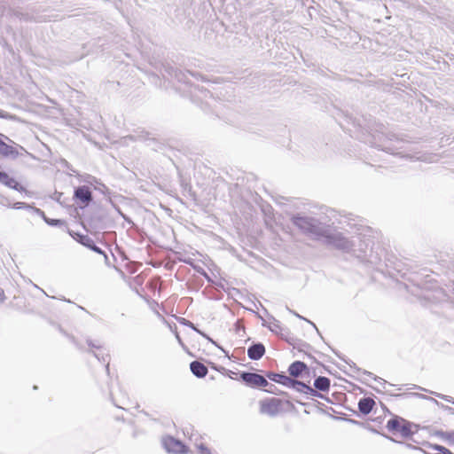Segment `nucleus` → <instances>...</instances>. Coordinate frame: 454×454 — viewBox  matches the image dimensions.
<instances>
[{
    "mask_svg": "<svg viewBox=\"0 0 454 454\" xmlns=\"http://www.w3.org/2000/svg\"><path fill=\"white\" fill-rule=\"evenodd\" d=\"M437 435H439L444 441L454 444V433L438 432Z\"/></svg>",
    "mask_w": 454,
    "mask_h": 454,
    "instance_id": "obj_17",
    "label": "nucleus"
},
{
    "mask_svg": "<svg viewBox=\"0 0 454 454\" xmlns=\"http://www.w3.org/2000/svg\"><path fill=\"white\" fill-rule=\"evenodd\" d=\"M386 428L393 435L402 438H409L417 431V427L413 423L397 415H391L387 421Z\"/></svg>",
    "mask_w": 454,
    "mask_h": 454,
    "instance_id": "obj_2",
    "label": "nucleus"
},
{
    "mask_svg": "<svg viewBox=\"0 0 454 454\" xmlns=\"http://www.w3.org/2000/svg\"><path fill=\"white\" fill-rule=\"evenodd\" d=\"M375 406V401L371 397H364L358 402V410L364 415L369 414Z\"/></svg>",
    "mask_w": 454,
    "mask_h": 454,
    "instance_id": "obj_9",
    "label": "nucleus"
},
{
    "mask_svg": "<svg viewBox=\"0 0 454 454\" xmlns=\"http://www.w3.org/2000/svg\"><path fill=\"white\" fill-rule=\"evenodd\" d=\"M268 378L274 382L289 387H294V384L296 383L294 380L290 377L279 373H270L268 374Z\"/></svg>",
    "mask_w": 454,
    "mask_h": 454,
    "instance_id": "obj_8",
    "label": "nucleus"
},
{
    "mask_svg": "<svg viewBox=\"0 0 454 454\" xmlns=\"http://www.w3.org/2000/svg\"><path fill=\"white\" fill-rule=\"evenodd\" d=\"M190 369L192 372L198 378H203L208 372L207 366L199 361L192 362L190 364Z\"/></svg>",
    "mask_w": 454,
    "mask_h": 454,
    "instance_id": "obj_11",
    "label": "nucleus"
},
{
    "mask_svg": "<svg viewBox=\"0 0 454 454\" xmlns=\"http://www.w3.org/2000/svg\"><path fill=\"white\" fill-rule=\"evenodd\" d=\"M288 372L293 377H300L304 372L309 373V368L306 364L301 361H295L290 364Z\"/></svg>",
    "mask_w": 454,
    "mask_h": 454,
    "instance_id": "obj_7",
    "label": "nucleus"
},
{
    "mask_svg": "<svg viewBox=\"0 0 454 454\" xmlns=\"http://www.w3.org/2000/svg\"><path fill=\"white\" fill-rule=\"evenodd\" d=\"M294 223L305 232L314 235L317 239H325L328 244L333 245L339 248H345L348 246V240L340 234H330L328 231L321 230L314 223L313 219L295 217Z\"/></svg>",
    "mask_w": 454,
    "mask_h": 454,
    "instance_id": "obj_1",
    "label": "nucleus"
},
{
    "mask_svg": "<svg viewBox=\"0 0 454 454\" xmlns=\"http://www.w3.org/2000/svg\"><path fill=\"white\" fill-rule=\"evenodd\" d=\"M265 353V348L262 344H254L247 349V356L253 360L260 359Z\"/></svg>",
    "mask_w": 454,
    "mask_h": 454,
    "instance_id": "obj_10",
    "label": "nucleus"
},
{
    "mask_svg": "<svg viewBox=\"0 0 454 454\" xmlns=\"http://www.w3.org/2000/svg\"><path fill=\"white\" fill-rule=\"evenodd\" d=\"M160 278L159 277L152 278L146 284V288L151 292V294L155 296L156 294H160Z\"/></svg>",
    "mask_w": 454,
    "mask_h": 454,
    "instance_id": "obj_14",
    "label": "nucleus"
},
{
    "mask_svg": "<svg viewBox=\"0 0 454 454\" xmlns=\"http://www.w3.org/2000/svg\"><path fill=\"white\" fill-rule=\"evenodd\" d=\"M331 386V380L327 377L320 376L315 380L314 387L322 392H328Z\"/></svg>",
    "mask_w": 454,
    "mask_h": 454,
    "instance_id": "obj_13",
    "label": "nucleus"
},
{
    "mask_svg": "<svg viewBox=\"0 0 454 454\" xmlns=\"http://www.w3.org/2000/svg\"><path fill=\"white\" fill-rule=\"evenodd\" d=\"M5 300V294H4V291L0 288V304H2Z\"/></svg>",
    "mask_w": 454,
    "mask_h": 454,
    "instance_id": "obj_21",
    "label": "nucleus"
},
{
    "mask_svg": "<svg viewBox=\"0 0 454 454\" xmlns=\"http://www.w3.org/2000/svg\"><path fill=\"white\" fill-rule=\"evenodd\" d=\"M162 444L168 452L174 454H184L187 452L186 446L172 436H166L162 439Z\"/></svg>",
    "mask_w": 454,
    "mask_h": 454,
    "instance_id": "obj_4",
    "label": "nucleus"
},
{
    "mask_svg": "<svg viewBox=\"0 0 454 454\" xmlns=\"http://www.w3.org/2000/svg\"><path fill=\"white\" fill-rule=\"evenodd\" d=\"M294 382H296V383L294 384V388H296L299 391L304 392L306 394H310L312 395H317L316 390L313 389L311 387L306 385L303 382L298 381V380H294Z\"/></svg>",
    "mask_w": 454,
    "mask_h": 454,
    "instance_id": "obj_16",
    "label": "nucleus"
},
{
    "mask_svg": "<svg viewBox=\"0 0 454 454\" xmlns=\"http://www.w3.org/2000/svg\"><path fill=\"white\" fill-rule=\"evenodd\" d=\"M3 137V135H2V134H0V137Z\"/></svg>",
    "mask_w": 454,
    "mask_h": 454,
    "instance_id": "obj_23",
    "label": "nucleus"
},
{
    "mask_svg": "<svg viewBox=\"0 0 454 454\" xmlns=\"http://www.w3.org/2000/svg\"><path fill=\"white\" fill-rule=\"evenodd\" d=\"M423 446V451L425 454H442V450H438L437 449H434V447L437 448H445L444 446L434 444L429 442H424L422 443Z\"/></svg>",
    "mask_w": 454,
    "mask_h": 454,
    "instance_id": "obj_15",
    "label": "nucleus"
},
{
    "mask_svg": "<svg viewBox=\"0 0 454 454\" xmlns=\"http://www.w3.org/2000/svg\"><path fill=\"white\" fill-rule=\"evenodd\" d=\"M76 236H77L76 240L79 243L82 244L83 246L90 248L91 250H93L98 254L103 253L99 247H98L94 245V241L89 236L81 235V234H76Z\"/></svg>",
    "mask_w": 454,
    "mask_h": 454,
    "instance_id": "obj_12",
    "label": "nucleus"
},
{
    "mask_svg": "<svg viewBox=\"0 0 454 454\" xmlns=\"http://www.w3.org/2000/svg\"><path fill=\"white\" fill-rule=\"evenodd\" d=\"M282 401L276 397L266 398L259 403V410L262 414L270 417L278 415L282 411Z\"/></svg>",
    "mask_w": 454,
    "mask_h": 454,
    "instance_id": "obj_3",
    "label": "nucleus"
},
{
    "mask_svg": "<svg viewBox=\"0 0 454 454\" xmlns=\"http://www.w3.org/2000/svg\"><path fill=\"white\" fill-rule=\"evenodd\" d=\"M434 448L435 449V447H434ZM436 449H437L438 450H442V454H454L452 451H450V450L449 449H447V448H442V449H441V448H437V447H436Z\"/></svg>",
    "mask_w": 454,
    "mask_h": 454,
    "instance_id": "obj_20",
    "label": "nucleus"
},
{
    "mask_svg": "<svg viewBox=\"0 0 454 454\" xmlns=\"http://www.w3.org/2000/svg\"><path fill=\"white\" fill-rule=\"evenodd\" d=\"M118 406L123 410H130L132 405L129 403L122 402L121 404H118Z\"/></svg>",
    "mask_w": 454,
    "mask_h": 454,
    "instance_id": "obj_19",
    "label": "nucleus"
},
{
    "mask_svg": "<svg viewBox=\"0 0 454 454\" xmlns=\"http://www.w3.org/2000/svg\"><path fill=\"white\" fill-rule=\"evenodd\" d=\"M52 225H57V224H59L62 223L61 220H51V222H49Z\"/></svg>",
    "mask_w": 454,
    "mask_h": 454,
    "instance_id": "obj_22",
    "label": "nucleus"
},
{
    "mask_svg": "<svg viewBox=\"0 0 454 454\" xmlns=\"http://www.w3.org/2000/svg\"><path fill=\"white\" fill-rule=\"evenodd\" d=\"M74 198L82 204V206H88L92 200V193L90 187L86 185L78 187L74 192Z\"/></svg>",
    "mask_w": 454,
    "mask_h": 454,
    "instance_id": "obj_6",
    "label": "nucleus"
},
{
    "mask_svg": "<svg viewBox=\"0 0 454 454\" xmlns=\"http://www.w3.org/2000/svg\"><path fill=\"white\" fill-rule=\"evenodd\" d=\"M0 182L5 184L7 185H12V184L14 183V180L12 179L6 173L1 172Z\"/></svg>",
    "mask_w": 454,
    "mask_h": 454,
    "instance_id": "obj_18",
    "label": "nucleus"
},
{
    "mask_svg": "<svg viewBox=\"0 0 454 454\" xmlns=\"http://www.w3.org/2000/svg\"><path fill=\"white\" fill-rule=\"evenodd\" d=\"M240 377L251 387H265L269 384L263 376L257 373L243 372Z\"/></svg>",
    "mask_w": 454,
    "mask_h": 454,
    "instance_id": "obj_5",
    "label": "nucleus"
}]
</instances>
